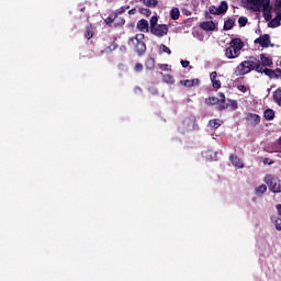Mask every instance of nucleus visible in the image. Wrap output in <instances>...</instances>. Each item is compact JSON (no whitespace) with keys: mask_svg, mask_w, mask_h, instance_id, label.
Returning a JSON list of instances; mask_svg holds the SVG:
<instances>
[{"mask_svg":"<svg viewBox=\"0 0 281 281\" xmlns=\"http://www.w3.org/2000/svg\"><path fill=\"white\" fill-rule=\"evenodd\" d=\"M263 16L269 22V27H280L281 12L271 5V0H260Z\"/></svg>","mask_w":281,"mask_h":281,"instance_id":"f257e3e1","label":"nucleus"},{"mask_svg":"<svg viewBox=\"0 0 281 281\" xmlns=\"http://www.w3.org/2000/svg\"><path fill=\"white\" fill-rule=\"evenodd\" d=\"M241 49L243 41H240V38H234L225 48V56L228 60H234V58H238L240 56Z\"/></svg>","mask_w":281,"mask_h":281,"instance_id":"f03ea898","label":"nucleus"},{"mask_svg":"<svg viewBox=\"0 0 281 281\" xmlns=\"http://www.w3.org/2000/svg\"><path fill=\"white\" fill-rule=\"evenodd\" d=\"M128 45L132 49H135L137 54H144L146 52V43H144V34H136L128 40Z\"/></svg>","mask_w":281,"mask_h":281,"instance_id":"7ed1b4c3","label":"nucleus"},{"mask_svg":"<svg viewBox=\"0 0 281 281\" xmlns=\"http://www.w3.org/2000/svg\"><path fill=\"white\" fill-rule=\"evenodd\" d=\"M265 183L269 187V190L274 193L281 192V180L280 178L271 175H267L263 178Z\"/></svg>","mask_w":281,"mask_h":281,"instance_id":"20e7f679","label":"nucleus"},{"mask_svg":"<svg viewBox=\"0 0 281 281\" xmlns=\"http://www.w3.org/2000/svg\"><path fill=\"white\" fill-rule=\"evenodd\" d=\"M254 61L244 60L235 69L236 76H245L254 71Z\"/></svg>","mask_w":281,"mask_h":281,"instance_id":"39448f33","label":"nucleus"},{"mask_svg":"<svg viewBox=\"0 0 281 281\" xmlns=\"http://www.w3.org/2000/svg\"><path fill=\"white\" fill-rule=\"evenodd\" d=\"M256 71H258V74H265L266 76H268L272 80H278V78H280L281 69L273 70V69L265 68V67H262V65L257 64L256 65Z\"/></svg>","mask_w":281,"mask_h":281,"instance_id":"423d86ee","label":"nucleus"},{"mask_svg":"<svg viewBox=\"0 0 281 281\" xmlns=\"http://www.w3.org/2000/svg\"><path fill=\"white\" fill-rule=\"evenodd\" d=\"M228 8H229V7H228L227 2L222 1L218 7H216V5H211V7L209 8V12H210L211 14H215V15L225 14V12H227Z\"/></svg>","mask_w":281,"mask_h":281,"instance_id":"0eeeda50","label":"nucleus"},{"mask_svg":"<svg viewBox=\"0 0 281 281\" xmlns=\"http://www.w3.org/2000/svg\"><path fill=\"white\" fill-rule=\"evenodd\" d=\"M254 43L255 45H260V47L263 48L273 47V44H271V36H269V34L260 35L254 41Z\"/></svg>","mask_w":281,"mask_h":281,"instance_id":"6e6552de","label":"nucleus"},{"mask_svg":"<svg viewBox=\"0 0 281 281\" xmlns=\"http://www.w3.org/2000/svg\"><path fill=\"white\" fill-rule=\"evenodd\" d=\"M151 34H154V36H158V37H164L168 34V25L166 24H158L156 26H154L153 29H150Z\"/></svg>","mask_w":281,"mask_h":281,"instance_id":"1a4fd4ad","label":"nucleus"},{"mask_svg":"<svg viewBox=\"0 0 281 281\" xmlns=\"http://www.w3.org/2000/svg\"><path fill=\"white\" fill-rule=\"evenodd\" d=\"M243 3L248 10H252V12H260L262 8L260 0H243Z\"/></svg>","mask_w":281,"mask_h":281,"instance_id":"9d476101","label":"nucleus"},{"mask_svg":"<svg viewBox=\"0 0 281 281\" xmlns=\"http://www.w3.org/2000/svg\"><path fill=\"white\" fill-rule=\"evenodd\" d=\"M260 65L261 67H271V65H273V59L271 58V56L267 55V54H261L260 55Z\"/></svg>","mask_w":281,"mask_h":281,"instance_id":"9b49d317","label":"nucleus"},{"mask_svg":"<svg viewBox=\"0 0 281 281\" xmlns=\"http://www.w3.org/2000/svg\"><path fill=\"white\" fill-rule=\"evenodd\" d=\"M210 80L213 89H221V80H218V74L216 71L211 72Z\"/></svg>","mask_w":281,"mask_h":281,"instance_id":"f8f14e48","label":"nucleus"},{"mask_svg":"<svg viewBox=\"0 0 281 281\" xmlns=\"http://www.w3.org/2000/svg\"><path fill=\"white\" fill-rule=\"evenodd\" d=\"M206 104H218V102H222V104H225V94L220 93V99L216 97H211L205 100Z\"/></svg>","mask_w":281,"mask_h":281,"instance_id":"ddd939ff","label":"nucleus"},{"mask_svg":"<svg viewBox=\"0 0 281 281\" xmlns=\"http://www.w3.org/2000/svg\"><path fill=\"white\" fill-rule=\"evenodd\" d=\"M200 27L202 30H206L207 32H212V31L216 30V24H214L213 21H206V22H202L200 24Z\"/></svg>","mask_w":281,"mask_h":281,"instance_id":"4468645a","label":"nucleus"},{"mask_svg":"<svg viewBox=\"0 0 281 281\" xmlns=\"http://www.w3.org/2000/svg\"><path fill=\"white\" fill-rule=\"evenodd\" d=\"M136 27L139 32H148V22L145 19H142L136 24Z\"/></svg>","mask_w":281,"mask_h":281,"instance_id":"2eb2a0df","label":"nucleus"},{"mask_svg":"<svg viewBox=\"0 0 281 281\" xmlns=\"http://www.w3.org/2000/svg\"><path fill=\"white\" fill-rule=\"evenodd\" d=\"M231 161L235 168H245V164L237 156H231Z\"/></svg>","mask_w":281,"mask_h":281,"instance_id":"dca6fc26","label":"nucleus"},{"mask_svg":"<svg viewBox=\"0 0 281 281\" xmlns=\"http://www.w3.org/2000/svg\"><path fill=\"white\" fill-rule=\"evenodd\" d=\"M247 121L250 122V124H260V115L258 114H248Z\"/></svg>","mask_w":281,"mask_h":281,"instance_id":"f3484780","label":"nucleus"},{"mask_svg":"<svg viewBox=\"0 0 281 281\" xmlns=\"http://www.w3.org/2000/svg\"><path fill=\"white\" fill-rule=\"evenodd\" d=\"M272 98H273L276 104H278V106H281V88H278L273 92Z\"/></svg>","mask_w":281,"mask_h":281,"instance_id":"a211bd4d","label":"nucleus"},{"mask_svg":"<svg viewBox=\"0 0 281 281\" xmlns=\"http://www.w3.org/2000/svg\"><path fill=\"white\" fill-rule=\"evenodd\" d=\"M263 116H265V120H267L268 122H271V120L276 117V111H273L272 109H268L263 112Z\"/></svg>","mask_w":281,"mask_h":281,"instance_id":"6ab92c4d","label":"nucleus"},{"mask_svg":"<svg viewBox=\"0 0 281 281\" xmlns=\"http://www.w3.org/2000/svg\"><path fill=\"white\" fill-rule=\"evenodd\" d=\"M181 85L184 87H195V85H199V79H187L184 81H181Z\"/></svg>","mask_w":281,"mask_h":281,"instance_id":"aec40b11","label":"nucleus"},{"mask_svg":"<svg viewBox=\"0 0 281 281\" xmlns=\"http://www.w3.org/2000/svg\"><path fill=\"white\" fill-rule=\"evenodd\" d=\"M265 192H267V184H260L259 187H257L255 189V193L257 196H262V194H265Z\"/></svg>","mask_w":281,"mask_h":281,"instance_id":"412c9836","label":"nucleus"},{"mask_svg":"<svg viewBox=\"0 0 281 281\" xmlns=\"http://www.w3.org/2000/svg\"><path fill=\"white\" fill-rule=\"evenodd\" d=\"M179 16H181V12L179 11V8H172L170 11V18L173 21H177V19H179Z\"/></svg>","mask_w":281,"mask_h":281,"instance_id":"4be33fe9","label":"nucleus"},{"mask_svg":"<svg viewBox=\"0 0 281 281\" xmlns=\"http://www.w3.org/2000/svg\"><path fill=\"white\" fill-rule=\"evenodd\" d=\"M271 222L273 223L276 229H277L278 232H281V218L278 217V216H272V217H271Z\"/></svg>","mask_w":281,"mask_h":281,"instance_id":"5701e85b","label":"nucleus"},{"mask_svg":"<svg viewBox=\"0 0 281 281\" xmlns=\"http://www.w3.org/2000/svg\"><path fill=\"white\" fill-rule=\"evenodd\" d=\"M147 8H157V0H140Z\"/></svg>","mask_w":281,"mask_h":281,"instance_id":"b1692460","label":"nucleus"},{"mask_svg":"<svg viewBox=\"0 0 281 281\" xmlns=\"http://www.w3.org/2000/svg\"><path fill=\"white\" fill-rule=\"evenodd\" d=\"M234 23H236V20L234 19H228L224 23V30H232L234 27Z\"/></svg>","mask_w":281,"mask_h":281,"instance_id":"393cba45","label":"nucleus"},{"mask_svg":"<svg viewBox=\"0 0 281 281\" xmlns=\"http://www.w3.org/2000/svg\"><path fill=\"white\" fill-rule=\"evenodd\" d=\"M210 126L212 128H218L221 126V124H223V121L218 120V119H213L209 122Z\"/></svg>","mask_w":281,"mask_h":281,"instance_id":"a878e982","label":"nucleus"},{"mask_svg":"<svg viewBox=\"0 0 281 281\" xmlns=\"http://www.w3.org/2000/svg\"><path fill=\"white\" fill-rule=\"evenodd\" d=\"M158 22H159V16H157V15L151 16V19H150V21H149V23H150V30H151L153 27H156L157 25H159V24H157Z\"/></svg>","mask_w":281,"mask_h":281,"instance_id":"bb28decb","label":"nucleus"},{"mask_svg":"<svg viewBox=\"0 0 281 281\" xmlns=\"http://www.w3.org/2000/svg\"><path fill=\"white\" fill-rule=\"evenodd\" d=\"M227 106H229L233 110L238 109V102L236 100H228Z\"/></svg>","mask_w":281,"mask_h":281,"instance_id":"cd10ccee","label":"nucleus"},{"mask_svg":"<svg viewBox=\"0 0 281 281\" xmlns=\"http://www.w3.org/2000/svg\"><path fill=\"white\" fill-rule=\"evenodd\" d=\"M146 67L147 69H155V59L153 58L147 59Z\"/></svg>","mask_w":281,"mask_h":281,"instance_id":"c85d7f7f","label":"nucleus"},{"mask_svg":"<svg viewBox=\"0 0 281 281\" xmlns=\"http://www.w3.org/2000/svg\"><path fill=\"white\" fill-rule=\"evenodd\" d=\"M204 157L205 159H214V157H216V151H209V153H204Z\"/></svg>","mask_w":281,"mask_h":281,"instance_id":"c756f323","label":"nucleus"},{"mask_svg":"<svg viewBox=\"0 0 281 281\" xmlns=\"http://www.w3.org/2000/svg\"><path fill=\"white\" fill-rule=\"evenodd\" d=\"M238 23H239L240 27H245V25H247V18L240 16L238 19Z\"/></svg>","mask_w":281,"mask_h":281,"instance_id":"7c9ffc66","label":"nucleus"},{"mask_svg":"<svg viewBox=\"0 0 281 281\" xmlns=\"http://www.w3.org/2000/svg\"><path fill=\"white\" fill-rule=\"evenodd\" d=\"M160 49L161 52H164L165 54H172V52L168 48V46L166 45H160Z\"/></svg>","mask_w":281,"mask_h":281,"instance_id":"2f4dec72","label":"nucleus"},{"mask_svg":"<svg viewBox=\"0 0 281 281\" xmlns=\"http://www.w3.org/2000/svg\"><path fill=\"white\" fill-rule=\"evenodd\" d=\"M238 91H240L241 93H247V87L240 85L237 87Z\"/></svg>","mask_w":281,"mask_h":281,"instance_id":"473e14b6","label":"nucleus"},{"mask_svg":"<svg viewBox=\"0 0 281 281\" xmlns=\"http://www.w3.org/2000/svg\"><path fill=\"white\" fill-rule=\"evenodd\" d=\"M126 10H128V7H121V8L117 10V14H124V12H126Z\"/></svg>","mask_w":281,"mask_h":281,"instance_id":"72a5a7b5","label":"nucleus"},{"mask_svg":"<svg viewBox=\"0 0 281 281\" xmlns=\"http://www.w3.org/2000/svg\"><path fill=\"white\" fill-rule=\"evenodd\" d=\"M160 69H162V71H168L170 69V65L162 64V65H160Z\"/></svg>","mask_w":281,"mask_h":281,"instance_id":"f704fd0d","label":"nucleus"},{"mask_svg":"<svg viewBox=\"0 0 281 281\" xmlns=\"http://www.w3.org/2000/svg\"><path fill=\"white\" fill-rule=\"evenodd\" d=\"M263 164H265L266 166H271V165H273V160H271V159H269V158H265V159H263Z\"/></svg>","mask_w":281,"mask_h":281,"instance_id":"c9c22d12","label":"nucleus"},{"mask_svg":"<svg viewBox=\"0 0 281 281\" xmlns=\"http://www.w3.org/2000/svg\"><path fill=\"white\" fill-rule=\"evenodd\" d=\"M182 67L186 69L187 67H190V61L188 60H181Z\"/></svg>","mask_w":281,"mask_h":281,"instance_id":"e433bc0d","label":"nucleus"},{"mask_svg":"<svg viewBox=\"0 0 281 281\" xmlns=\"http://www.w3.org/2000/svg\"><path fill=\"white\" fill-rule=\"evenodd\" d=\"M144 69V66L142 64H136L135 71H142Z\"/></svg>","mask_w":281,"mask_h":281,"instance_id":"4c0bfd02","label":"nucleus"},{"mask_svg":"<svg viewBox=\"0 0 281 281\" xmlns=\"http://www.w3.org/2000/svg\"><path fill=\"white\" fill-rule=\"evenodd\" d=\"M86 38H93V31H88L86 34Z\"/></svg>","mask_w":281,"mask_h":281,"instance_id":"58836bf2","label":"nucleus"},{"mask_svg":"<svg viewBox=\"0 0 281 281\" xmlns=\"http://www.w3.org/2000/svg\"><path fill=\"white\" fill-rule=\"evenodd\" d=\"M276 5H277V9L280 10V8H281V0H277V1H276Z\"/></svg>","mask_w":281,"mask_h":281,"instance_id":"ea45409f","label":"nucleus"},{"mask_svg":"<svg viewBox=\"0 0 281 281\" xmlns=\"http://www.w3.org/2000/svg\"><path fill=\"white\" fill-rule=\"evenodd\" d=\"M135 12H137V10L132 9V10L128 11V14H135Z\"/></svg>","mask_w":281,"mask_h":281,"instance_id":"a19ab883","label":"nucleus"},{"mask_svg":"<svg viewBox=\"0 0 281 281\" xmlns=\"http://www.w3.org/2000/svg\"><path fill=\"white\" fill-rule=\"evenodd\" d=\"M145 14L146 16H150V10H146Z\"/></svg>","mask_w":281,"mask_h":281,"instance_id":"79ce46f5","label":"nucleus"},{"mask_svg":"<svg viewBox=\"0 0 281 281\" xmlns=\"http://www.w3.org/2000/svg\"><path fill=\"white\" fill-rule=\"evenodd\" d=\"M170 82H173L172 77H169Z\"/></svg>","mask_w":281,"mask_h":281,"instance_id":"37998d69","label":"nucleus"},{"mask_svg":"<svg viewBox=\"0 0 281 281\" xmlns=\"http://www.w3.org/2000/svg\"><path fill=\"white\" fill-rule=\"evenodd\" d=\"M279 78H280V80H281V70H280V72H279Z\"/></svg>","mask_w":281,"mask_h":281,"instance_id":"c03bdc74","label":"nucleus"},{"mask_svg":"<svg viewBox=\"0 0 281 281\" xmlns=\"http://www.w3.org/2000/svg\"><path fill=\"white\" fill-rule=\"evenodd\" d=\"M279 144H280V146H281V137L279 138Z\"/></svg>","mask_w":281,"mask_h":281,"instance_id":"a18cd8bd","label":"nucleus"},{"mask_svg":"<svg viewBox=\"0 0 281 281\" xmlns=\"http://www.w3.org/2000/svg\"><path fill=\"white\" fill-rule=\"evenodd\" d=\"M222 109H225V105H223Z\"/></svg>","mask_w":281,"mask_h":281,"instance_id":"49530a36","label":"nucleus"}]
</instances>
